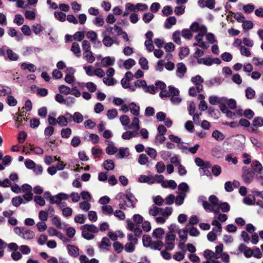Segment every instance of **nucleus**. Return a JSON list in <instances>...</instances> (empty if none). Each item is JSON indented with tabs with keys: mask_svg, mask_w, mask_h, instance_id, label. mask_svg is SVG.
<instances>
[{
	"mask_svg": "<svg viewBox=\"0 0 263 263\" xmlns=\"http://www.w3.org/2000/svg\"><path fill=\"white\" fill-rule=\"evenodd\" d=\"M254 171L252 168H248L245 170L242 174V179L246 183L251 182L255 175Z\"/></svg>",
	"mask_w": 263,
	"mask_h": 263,
	"instance_id": "nucleus-11",
	"label": "nucleus"
},
{
	"mask_svg": "<svg viewBox=\"0 0 263 263\" xmlns=\"http://www.w3.org/2000/svg\"><path fill=\"white\" fill-rule=\"evenodd\" d=\"M25 16L28 20H34L35 18V12L33 10H27L25 13Z\"/></svg>",
	"mask_w": 263,
	"mask_h": 263,
	"instance_id": "nucleus-62",
	"label": "nucleus"
},
{
	"mask_svg": "<svg viewBox=\"0 0 263 263\" xmlns=\"http://www.w3.org/2000/svg\"><path fill=\"white\" fill-rule=\"evenodd\" d=\"M11 92V89L8 86L0 85V96L9 95Z\"/></svg>",
	"mask_w": 263,
	"mask_h": 263,
	"instance_id": "nucleus-44",
	"label": "nucleus"
},
{
	"mask_svg": "<svg viewBox=\"0 0 263 263\" xmlns=\"http://www.w3.org/2000/svg\"><path fill=\"white\" fill-rule=\"evenodd\" d=\"M93 22L98 27L102 26L104 23V18L101 15L98 16L95 18Z\"/></svg>",
	"mask_w": 263,
	"mask_h": 263,
	"instance_id": "nucleus-55",
	"label": "nucleus"
},
{
	"mask_svg": "<svg viewBox=\"0 0 263 263\" xmlns=\"http://www.w3.org/2000/svg\"><path fill=\"white\" fill-rule=\"evenodd\" d=\"M176 226L172 224L168 228V232L165 236V250H172L174 247V241L176 238Z\"/></svg>",
	"mask_w": 263,
	"mask_h": 263,
	"instance_id": "nucleus-6",
	"label": "nucleus"
},
{
	"mask_svg": "<svg viewBox=\"0 0 263 263\" xmlns=\"http://www.w3.org/2000/svg\"><path fill=\"white\" fill-rule=\"evenodd\" d=\"M192 81L196 86V89L198 92L201 91L203 90V79L199 75H197L192 78Z\"/></svg>",
	"mask_w": 263,
	"mask_h": 263,
	"instance_id": "nucleus-14",
	"label": "nucleus"
},
{
	"mask_svg": "<svg viewBox=\"0 0 263 263\" xmlns=\"http://www.w3.org/2000/svg\"><path fill=\"white\" fill-rule=\"evenodd\" d=\"M80 196L84 201H90L91 196L90 194L86 191H83L80 193Z\"/></svg>",
	"mask_w": 263,
	"mask_h": 263,
	"instance_id": "nucleus-60",
	"label": "nucleus"
},
{
	"mask_svg": "<svg viewBox=\"0 0 263 263\" xmlns=\"http://www.w3.org/2000/svg\"><path fill=\"white\" fill-rule=\"evenodd\" d=\"M120 121L122 126L124 127L125 129H129V123L130 122V119L128 116L125 115L121 116L120 117Z\"/></svg>",
	"mask_w": 263,
	"mask_h": 263,
	"instance_id": "nucleus-21",
	"label": "nucleus"
},
{
	"mask_svg": "<svg viewBox=\"0 0 263 263\" xmlns=\"http://www.w3.org/2000/svg\"><path fill=\"white\" fill-rule=\"evenodd\" d=\"M158 134L156 136V142L162 143L164 141V126L160 125L158 127Z\"/></svg>",
	"mask_w": 263,
	"mask_h": 263,
	"instance_id": "nucleus-13",
	"label": "nucleus"
},
{
	"mask_svg": "<svg viewBox=\"0 0 263 263\" xmlns=\"http://www.w3.org/2000/svg\"><path fill=\"white\" fill-rule=\"evenodd\" d=\"M83 53L91 52V45L87 40H84L82 44Z\"/></svg>",
	"mask_w": 263,
	"mask_h": 263,
	"instance_id": "nucleus-43",
	"label": "nucleus"
},
{
	"mask_svg": "<svg viewBox=\"0 0 263 263\" xmlns=\"http://www.w3.org/2000/svg\"><path fill=\"white\" fill-rule=\"evenodd\" d=\"M111 246V242L109 238L103 237L101 241L99 244V247L101 249L107 250L108 248Z\"/></svg>",
	"mask_w": 263,
	"mask_h": 263,
	"instance_id": "nucleus-22",
	"label": "nucleus"
},
{
	"mask_svg": "<svg viewBox=\"0 0 263 263\" xmlns=\"http://www.w3.org/2000/svg\"><path fill=\"white\" fill-rule=\"evenodd\" d=\"M67 249L69 254L73 257H77L79 255V249L77 247L72 245H67Z\"/></svg>",
	"mask_w": 263,
	"mask_h": 263,
	"instance_id": "nucleus-29",
	"label": "nucleus"
},
{
	"mask_svg": "<svg viewBox=\"0 0 263 263\" xmlns=\"http://www.w3.org/2000/svg\"><path fill=\"white\" fill-rule=\"evenodd\" d=\"M68 198L69 195L68 194L60 193L54 196H50L49 201L51 204H56L58 205L64 216L69 217L72 215V209L67 206L65 203L62 202V201L67 200Z\"/></svg>",
	"mask_w": 263,
	"mask_h": 263,
	"instance_id": "nucleus-1",
	"label": "nucleus"
},
{
	"mask_svg": "<svg viewBox=\"0 0 263 263\" xmlns=\"http://www.w3.org/2000/svg\"><path fill=\"white\" fill-rule=\"evenodd\" d=\"M115 58L112 57H106L101 60V65L103 67L112 66L115 64Z\"/></svg>",
	"mask_w": 263,
	"mask_h": 263,
	"instance_id": "nucleus-16",
	"label": "nucleus"
},
{
	"mask_svg": "<svg viewBox=\"0 0 263 263\" xmlns=\"http://www.w3.org/2000/svg\"><path fill=\"white\" fill-rule=\"evenodd\" d=\"M103 165L104 168L107 171L112 170L115 167L114 163L111 160H107L105 161Z\"/></svg>",
	"mask_w": 263,
	"mask_h": 263,
	"instance_id": "nucleus-51",
	"label": "nucleus"
},
{
	"mask_svg": "<svg viewBox=\"0 0 263 263\" xmlns=\"http://www.w3.org/2000/svg\"><path fill=\"white\" fill-rule=\"evenodd\" d=\"M139 64L140 65L141 68L143 69H144V70L148 69L149 67L148 65V61L146 58H145L144 57L141 58L139 61Z\"/></svg>",
	"mask_w": 263,
	"mask_h": 263,
	"instance_id": "nucleus-59",
	"label": "nucleus"
},
{
	"mask_svg": "<svg viewBox=\"0 0 263 263\" xmlns=\"http://www.w3.org/2000/svg\"><path fill=\"white\" fill-rule=\"evenodd\" d=\"M106 116L109 120H112L118 116V111L116 109H109L107 111Z\"/></svg>",
	"mask_w": 263,
	"mask_h": 263,
	"instance_id": "nucleus-52",
	"label": "nucleus"
},
{
	"mask_svg": "<svg viewBox=\"0 0 263 263\" xmlns=\"http://www.w3.org/2000/svg\"><path fill=\"white\" fill-rule=\"evenodd\" d=\"M26 122H27V120L24 117V115L21 114L18 115L15 120V124L16 127L18 128L21 126L24 125Z\"/></svg>",
	"mask_w": 263,
	"mask_h": 263,
	"instance_id": "nucleus-34",
	"label": "nucleus"
},
{
	"mask_svg": "<svg viewBox=\"0 0 263 263\" xmlns=\"http://www.w3.org/2000/svg\"><path fill=\"white\" fill-rule=\"evenodd\" d=\"M177 22L176 18L175 16L167 17L165 21V28L171 29Z\"/></svg>",
	"mask_w": 263,
	"mask_h": 263,
	"instance_id": "nucleus-27",
	"label": "nucleus"
},
{
	"mask_svg": "<svg viewBox=\"0 0 263 263\" xmlns=\"http://www.w3.org/2000/svg\"><path fill=\"white\" fill-rule=\"evenodd\" d=\"M101 211L103 214L111 215L114 213L112 207L109 205H104L101 207Z\"/></svg>",
	"mask_w": 263,
	"mask_h": 263,
	"instance_id": "nucleus-38",
	"label": "nucleus"
},
{
	"mask_svg": "<svg viewBox=\"0 0 263 263\" xmlns=\"http://www.w3.org/2000/svg\"><path fill=\"white\" fill-rule=\"evenodd\" d=\"M7 54L8 58L10 61H16L19 58V56L11 49H9L7 50Z\"/></svg>",
	"mask_w": 263,
	"mask_h": 263,
	"instance_id": "nucleus-36",
	"label": "nucleus"
},
{
	"mask_svg": "<svg viewBox=\"0 0 263 263\" xmlns=\"http://www.w3.org/2000/svg\"><path fill=\"white\" fill-rule=\"evenodd\" d=\"M57 124L61 126H66L68 124L67 119L64 116H60L57 119Z\"/></svg>",
	"mask_w": 263,
	"mask_h": 263,
	"instance_id": "nucleus-50",
	"label": "nucleus"
},
{
	"mask_svg": "<svg viewBox=\"0 0 263 263\" xmlns=\"http://www.w3.org/2000/svg\"><path fill=\"white\" fill-rule=\"evenodd\" d=\"M78 85L81 88L86 87L90 92H94L97 90V85L92 82H88L86 83H79Z\"/></svg>",
	"mask_w": 263,
	"mask_h": 263,
	"instance_id": "nucleus-17",
	"label": "nucleus"
},
{
	"mask_svg": "<svg viewBox=\"0 0 263 263\" xmlns=\"http://www.w3.org/2000/svg\"><path fill=\"white\" fill-rule=\"evenodd\" d=\"M209 101L211 104L215 105L220 103L221 101H226V99L224 98L219 99L216 96H210L209 98Z\"/></svg>",
	"mask_w": 263,
	"mask_h": 263,
	"instance_id": "nucleus-40",
	"label": "nucleus"
},
{
	"mask_svg": "<svg viewBox=\"0 0 263 263\" xmlns=\"http://www.w3.org/2000/svg\"><path fill=\"white\" fill-rule=\"evenodd\" d=\"M136 64V62L132 59H129L125 60L123 63V67L126 69H129Z\"/></svg>",
	"mask_w": 263,
	"mask_h": 263,
	"instance_id": "nucleus-45",
	"label": "nucleus"
},
{
	"mask_svg": "<svg viewBox=\"0 0 263 263\" xmlns=\"http://www.w3.org/2000/svg\"><path fill=\"white\" fill-rule=\"evenodd\" d=\"M15 230L16 233L20 232L21 234L20 236L24 239H32L35 236L34 233L30 230L25 229L21 230L20 228H16Z\"/></svg>",
	"mask_w": 263,
	"mask_h": 263,
	"instance_id": "nucleus-10",
	"label": "nucleus"
},
{
	"mask_svg": "<svg viewBox=\"0 0 263 263\" xmlns=\"http://www.w3.org/2000/svg\"><path fill=\"white\" fill-rule=\"evenodd\" d=\"M52 222L53 225H54L58 229H63V226L61 221V220L57 216L54 217L52 220Z\"/></svg>",
	"mask_w": 263,
	"mask_h": 263,
	"instance_id": "nucleus-57",
	"label": "nucleus"
},
{
	"mask_svg": "<svg viewBox=\"0 0 263 263\" xmlns=\"http://www.w3.org/2000/svg\"><path fill=\"white\" fill-rule=\"evenodd\" d=\"M108 146L106 148V152L109 155H113L117 152V148L114 146L112 142L107 140Z\"/></svg>",
	"mask_w": 263,
	"mask_h": 263,
	"instance_id": "nucleus-23",
	"label": "nucleus"
},
{
	"mask_svg": "<svg viewBox=\"0 0 263 263\" xmlns=\"http://www.w3.org/2000/svg\"><path fill=\"white\" fill-rule=\"evenodd\" d=\"M186 197L185 193H180L175 199V203L177 205H181Z\"/></svg>",
	"mask_w": 263,
	"mask_h": 263,
	"instance_id": "nucleus-54",
	"label": "nucleus"
},
{
	"mask_svg": "<svg viewBox=\"0 0 263 263\" xmlns=\"http://www.w3.org/2000/svg\"><path fill=\"white\" fill-rule=\"evenodd\" d=\"M25 148L30 149L31 151H33L34 153L37 155H41L43 153L44 151L42 148L39 147H34L33 145L29 144L28 145H26V147H24V148Z\"/></svg>",
	"mask_w": 263,
	"mask_h": 263,
	"instance_id": "nucleus-33",
	"label": "nucleus"
},
{
	"mask_svg": "<svg viewBox=\"0 0 263 263\" xmlns=\"http://www.w3.org/2000/svg\"><path fill=\"white\" fill-rule=\"evenodd\" d=\"M104 83L107 86H112L115 85L117 81L113 77H107L103 79Z\"/></svg>",
	"mask_w": 263,
	"mask_h": 263,
	"instance_id": "nucleus-48",
	"label": "nucleus"
},
{
	"mask_svg": "<svg viewBox=\"0 0 263 263\" xmlns=\"http://www.w3.org/2000/svg\"><path fill=\"white\" fill-rule=\"evenodd\" d=\"M102 43L105 47H110L113 44L119 45L120 41L117 37H112L109 35L104 34Z\"/></svg>",
	"mask_w": 263,
	"mask_h": 263,
	"instance_id": "nucleus-9",
	"label": "nucleus"
},
{
	"mask_svg": "<svg viewBox=\"0 0 263 263\" xmlns=\"http://www.w3.org/2000/svg\"><path fill=\"white\" fill-rule=\"evenodd\" d=\"M59 90L61 93L64 94L65 95H68L70 94L71 90L69 87L64 85H60L58 87Z\"/></svg>",
	"mask_w": 263,
	"mask_h": 263,
	"instance_id": "nucleus-37",
	"label": "nucleus"
},
{
	"mask_svg": "<svg viewBox=\"0 0 263 263\" xmlns=\"http://www.w3.org/2000/svg\"><path fill=\"white\" fill-rule=\"evenodd\" d=\"M212 137L217 141H222L225 138L224 135L217 130H215L213 132Z\"/></svg>",
	"mask_w": 263,
	"mask_h": 263,
	"instance_id": "nucleus-41",
	"label": "nucleus"
},
{
	"mask_svg": "<svg viewBox=\"0 0 263 263\" xmlns=\"http://www.w3.org/2000/svg\"><path fill=\"white\" fill-rule=\"evenodd\" d=\"M12 203L14 206L17 207L21 204L26 203V202L22 196H19L13 197L12 199Z\"/></svg>",
	"mask_w": 263,
	"mask_h": 263,
	"instance_id": "nucleus-32",
	"label": "nucleus"
},
{
	"mask_svg": "<svg viewBox=\"0 0 263 263\" xmlns=\"http://www.w3.org/2000/svg\"><path fill=\"white\" fill-rule=\"evenodd\" d=\"M214 218L217 220H219L221 222H224L227 220V216L224 214H221L219 213V211L218 210L217 213L214 212Z\"/></svg>",
	"mask_w": 263,
	"mask_h": 263,
	"instance_id": "nucleus-47",
	"label": "nucleus"
},
{
	"mask_svg": "<svg viewBox=\"0 0 263 263\" xmlns=\"http://www.w3.org/2000/svg\"><path fill=\"white\" fill-rule=\"evenodd\" d=\"M86 35L92 42H95L98 37L97 33L93 31H89L86 32Z\"/></svg>",
	"mask_w": 263,
	"mask_h": 263,
	"instance_id": "nucleus-49",
	"label": "nucleus"
},
{
	"mask_svg": "<svg viewBox=\"0 0 263 263\" xmlns=\"http://www.w3.org/2000/svg\"><path fill=\"white\" fill-rule=\"evenodd\" d=\"M21 67L23 70H27L32 72H35L36 70V67L34 64L27 62L23 63Z\"/></svg>",
	"mask_w": 263,
	"mask_h": 263,
	"instance_id": "nucleus-20",
	"label": "nucleus"
},
{
	"mask_svg": "<svg viewBox=\"0 0 263 263\" xmlns=\"http://www.w3.org/2000/svg\"><path fill=\"white\" fill-rule=\"evenodd\" d=\"M138 180L141 183H147L148 184H153L156 183H161V185L164 187V177L161 175H140Z\"/></svg>",
	"mask_w": 263,
	"mask_h": 263,
	"instance_id": "nucleus-3",
	"label": "nucleus"
},
{
	"mask_svg": "<svg viewBox=\"0 0 263 263\" xmlns=\"http://www.w3.org/2000/svg\"><path fill=\"white\" fill-rule=\"evenodd\" d=\"M164 235V231L162 228H157L153 232V238L157 239V241H162Z\"/></svg>",
	"mask_w": 263,
	"mask_h": 263,
	"instance_id": "nucleus-18",
	"label": "nucleus"
},
{
	"mask_svg": "<svg viewBox=\"0 0 263 263\" xmlns=\"http://www.w3.org/2000/svg\"><path fill=\"white\" fill-rule=\"evenodd\" d=\"M246 97L249 99H252L255 95V92L251 87H248L245 91Z\"/></svg>",
	"mask_w": 263,
	"mask_h": 263,
	"instance_id": "nucleus-58",
	"label": "nucleus"
},
{
	"mask_svg": "<svg viewBox=\"0 0 263 263\" xmlns=\"http://www.w3.org/2000/svg\"><path fill=\"white\" fill-rule=\"evenodd\" d=\"M205 28V27L204 26H200L198 23H197L196 22H194L191 25V26L190 27V29L193 32H201V28Z\"/></svg>",
	"mask_w": 263,
	"mask_h": 263,
	"instance_id": "nucleus-61",
	"label": "nucleus"
},
{
	"mask_svg": "<svg viewBox=\"0 0 263 263\" xmlns=\"http://www.w3.org/2000/svg\"><path fill=\"white\" fill-rule=\"evenodd\" d=\"M149 214L153 216H158L160 215H164V210L161 208H159L153 205L151 206L148 211Z\"/></svg>",
	"mask_w": 263,
	"mask_h": 263,
	"instance_id": "nucleus-12",
	"label": "nucleus"
},
{
	"mask_svg": "<svg viewBox=\"0 0 263 263\" xmlns=\"http://www.w3.org/2000/svg\"><path fill=\"white\" fill-rule=\"evenodd\" d=\"M135 116L132 120V123L129 125V129H135V132H137L140 129V120L137 117Z\"/></svg>",
	"mask_w": 263,
	"mask_h": 263,
	"instance_id": "nucleus-25",
	"label": "nucleus"
},
{
	"mask_svg": "<svg viewBox=\"0 0 263 263\" xmlns=\"http://www.w3.org/2000/svg\"><path fill=\"white\" fill-rule=\"evenodd\" d=\"M198 63L200 64L210 66L213 64L212 59L210 58H201L198 60Z\"/></svg>",
	"mask_w": 263,
	"mask_h": 263,
	"instance_id": "nucleus-53",
	"label": "nucleus"
},
{
	"mask_svg": "<svg viewBox=\"0 0 263 263\" xmlns=\"http://www.w3.org/2000/svg\"><path fill=\"white\" fill-rule=\"evenodd\" d=\"M71 50L77 57H80L81 55V49L80 45L76 42H73L71 47Z\"/></svg>",
	"mask_w": 263,
	"mask_h": 263,
	"instance_id": "nucleus-30",
	"label": "nucleus"
},
{
	"mask_svg": "<svg viewBox=\"0 0 263 263\" xmlns=\"http://www.w3.org/2000/svg\"><path fill=\"white\" fill-rule=\"evenodd\" d=\"M82 236L87 239L91 240L94 238V234L99 232L98 228L93 224H84L81 227Z\"/></svg>",
	"mask_w": 263,
	"mask_h": 263,
	"instance_id": "nucleus-5",
	"label": "nucleus"
},
{
	"mask_svg": "<svg viewBox=\"0 0 263 263\" xmlns=\"http://www.w3.org/2000/svg\"><path fill=\"white\" fill-rule=\"evenodd\" d=\"M84 59L89 63H92L95 61V58L92 52L83 53Z\"/></svg>",
	"mask_w": 263,
	"mask_h": 263,
	"instance_id": "nucleus-39",
	"label": "nucleus"
},
{
	"mask_svg": "<svg viewBox=\"0 0 263 263\" xmlns=\"http://www.w3.org/2000/svg\"><path fill=\"white\" fill-rule=\"evenodd\" d=\"M179 93V90L175 87L170 86H168V96L171 97V101L174 103H179L181 101L180 98L178 97Z\"/></svg>",
	"mask_w": 263,
	"mask_h": 263,
	"instance_id": "nucleus-8",
	"label": "nucleus"
},
{
	"mask_svg": "<svg viewBox=\"0 0 263 263\" xmlns=\"http://www.w3.org/2000/svg\"><path fill=\"white\" fill-rule=\"evenodd\" d=\"M205 198L203 196H201L199 198V200L202 202L203 208L205 210H208L210 211H213L217 213L218 206L220 203L218 202L217 198L214 195H212L209 197V200L211 203L208 202L205 200Z\"/></svg>",
	"mask_w": 263,
	"mask_h": 263,
	"instance_id": "nucleus-2",
	"label": "nucleus"
},
{
	"mask_svg": "<svg viewBox=\"0 0 263 263\" xmlns=\"http://www.w3.org/2000/svg\"><path fill=\"white\" fill-rule=\"evenodd\" d=\"M90 201H83L79 203V208L84 212H88L91 208Z\"/></svg>",
	"mask_w": 263,
	"mask_h": 263,
	"instance_id": "nucleus-35",
	"label": "nucleus"
},
{
	"mask_svg": "<svg viewBox=\"0 0 263 263\" xmlns=\"http://www.w3.org/2000/svg\"><path fill=\"white\" fill-rule=\"evenodd\" d=\"M54 16L57 20L62 22H64L66 17V14L61 11H55Z\"/></svg>",
	"mask_w": 263,
	"mask_h": 263,
	"instance_id": "nucleus-56",
	"label": "nucleus"
},
{
	"mask_svg": "<svg viewBox=\"0 0 263 263\" xmlns=\"http://www.w3.org/2000/svg\"><path fill=\"white\" fill-rule=\"evenodd\" d=\"M254 168H252L257 177L260 178V176L263 174V167L261 163L258 161H255L253 162Z\"/></svg>",
	"mask_w": 263,
	"mask_h": 263,
	"instance_id": "nucleus-15",
	"label": "nucleus"
},
{
	"mask_svg": "<svg viewBox=\"0 0 263 263\" xmlns=\"http://www.w3.org/2000/svg\"><path fill=\"white\" fill-rule=\"evenodd\" d=\"M129 110L131 114L135 116H139L140 115V108L135 103L132 102L129 104Z\"/></svg>",
	"mask_w": 263,
	"mask_h": 263,
	"instance_id": "nucleus-19",
	"label": "nucleus"
},
{
	"mask_svg": "<svg viewBox=\"0 0 263 263\" xmlns=\"http://www.w3.org/2000/svg\"><path fill=\"white\" fill-rule=\"evenodd\" d=\"M212 225L215 227L213 229L214 231L216 232L221 233L222 231V227L220 223L218 220L214 219L212 222Z\"/></svg>",
	"mask_w": 263,
	"mask_h": 263,
	"instance_id": "nucleus-42",
	"label": "nucleus"
},
{
	"mask_svg": "<svg viewBox=\"0 0 263 263\" xmlns=\"http://www.w3.org/2000/svg\"><path fill=\"white\" fill-rule=\"evenodd\" d=\"M137 202V200L135 196L130 192L127 191L126 192L125 199L124 200L123 202L119 203V206L120 209L124 210L127 208L134 209L135 208Z\"/></svg>",
	"mask_w": 263,
	"mask_h": 263,
	"instance_id": "nucleus-4",
	"label": "nucleus"
},
{
	"mask_svg": "<svg viewBox=\"0 0 263 263\" xmlns=\"http://www.w3.org/2000/svg\"><path fill=\"white\" fill-rule=\"evenodd\" d=\"M142 241L145 247L155 250H160L163 246L162 241H152L151 237L147 235L143 236Z\"/></svg>",
	"mask_w": 263,
	"mask_h": 263,
	"instance_id": "nucleus-7",
	"label": "nucleus"
},
{
	"mask_svg": "<svg viewBox=\"0 0 263 263\" xmlns=\"http://www.w3.org/2000/svg\"><path fill=\"white\" fill-rule=\"evenodd\" d=\"M195 162L197 166L200 167L203 166L205 168H210L211 166L210 163L209 162H205L200 158H196L195 159Z\"/></svg>",
	"mask_w": 263,
	"mask_h": 263,
	"instance_id": "nucleus-28",
	"label": "nucleus"
},
{
	"mask_svg": "<svg viewBox=\"0 0 263 263\" xmlns=\"http://www.w3.org/2000/svg\"><path fill=\"white\" fill-rule=\"evenodd\" d=\"M138 134L137 132L127 131L122 135V138L124 140H129L133 137H136Z\"/></svg>",
	"mask_w": 263,
	"mask_h": 263,
	"instance_id": "nucleus-31",
	"label": "nucleus"
},
{
	"mask_svg": "<svg viewBox=\"0 0 263 263\" xmlns=\"http://www.w3.org/2000/svg\"><path fill=\"white\" fill-rule=\"evenodd\" d=\"M155 86H156V87H155V89H157V91L159 89L161 90V91L160 93V96L161 98H163L164 96L163 89L164 88V83L162 81H158L156 82Z\"/></svg>",
	"mask_w": 263,
	"mask_h": 263,
	"instance_id": "nucleus-46",
	"label": "nucleus"
},
{
	"mask_svg": "<svg viewBox=\"0 0 263 263\" xmlns=\"http://www.w3.org/2000/svg\"><path fill=\"white\" fill-rule=\"evenodd\" d=\"M186 70V67L183 63H180L177 65V74L179 77H182Z\"/></svg>",
	"mask_w": 263,
	"mask_h": 263,
	"instance_id": "nucleus-24",
	"label": "nucleus"
},
{
	"mask_svg": "<svg viewBox=\"0 0 263 263\" xmlns=\"http://www.w3.org/2000/svg\"><path fill=\"white\" fill-rule=\"evenodd\" d=\"M240 52L241 55L247 57H250L251 55L250 50L244 46H241Z\"/></svg>",
	"mask_w": 263,
	"mask_h": 263,
	"instance_id": "nucleus-63",
	"label": "nucleus"
},
{
	"mask_svg": "<svg viewBox=\"0 0 263 263\" xmlns=\"http://www.w3.org/2000/svg\"><path fill=\"white\" fill-rule=\"evenodd\" d=\"M67 115H69V116L72 118V120L76 123H81L83 121V115L79 112H74L73 115L69 114H67Z\"/></svg>",
	"mask_w": 263,
	"mask_h": 263,
	"instance_id": "nucleus-26",
	"label": "nucleus"
},
{
	"mask_svg": "<svg viewBox=\"0 0 263 263\" xmlns=\"http://www.w3.org/2000/svg\"><path fill=\"white\" fill-rule=\"evenodd\" d=\"M253 124L256 127L262 126L263 125V118L259 117L255 118L253 122Z\"/></svg>",
	"mask_w": 263,
	"mask_h": 263,
	"instance_id": "nucleus-64",
	"label": "nucleus"
}]
</instances>
